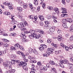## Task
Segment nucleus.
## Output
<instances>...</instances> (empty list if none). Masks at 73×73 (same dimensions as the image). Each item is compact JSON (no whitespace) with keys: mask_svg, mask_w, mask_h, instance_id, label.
Listing matches in <instances>:
<instances>
[{"mask_svg":"<svg viewBox=\"0 0 73 73\" xmlns=\"http://www.w3.org/2000/svg\"><path fill=\"white\" fill-rule=\"evenodd\" d=\"M28 50L29 52H33V49L31 48H29L28 49Z\"/></svg>","mask_w":73,"mask_h":73,"instance_id":"nucleus-55","label":"nucleus"},{"mask_svg":"<svg viewBox=\"0 0 73 73\" xmlns=\"http://www.w3.org/2000/svg\"><path fill=\"white\" fill-rule=\"evenodd\" d=\"M51 45H53V46H54V47H55L56 48H57V45L56 44H55L53 43H51Z\"/></svg>","mask_w":73,"mask_h":73,"instance_id":"nucleus-32","label":"nucleus"},{"mask_svg":"<svg viewBox=\"0 0 73 73\" xmlns=\"http://www.w3.org/2000/svg\"><path fill=\"white\" fill-rule=\"evenodd\" d=\"M66 19H63L62 20V23H64V24H65V23H66Z\"/></svg>","mask_w":73,"mask_h":73,"instance_id":"nucleus-47","label":"nucleus"},{"mask_svg":"<svg viewBox=\"0 0 73 73\" xmlns=\"http://www.w3.org/2000/svg\"><path fill=\"white\" fill-rule=\"evenodd\" d=\"M16 57V55H10V57L12 58H15Z\"/></svg>","mask_w":73,"mask_h":73,"instance_id":"nucleus-40","label":"nucleus"},{"mask_svg":"<svg viewBox=\"0 0 73 73\" xmlns=\"http://www.w3.org/2000/svg\"><path fill=\"white\" fill-rule=\"evenodd\" d=\"M12 35V36H13V37H15V36H16V34L13 33Z\"/></svg>","mask_w":73,"mask_h":73,"instance_id":"nucleus-62","label":"nucleus"},{"mask_svg":"<svg viewBox=\"0 0 73 73\" xmlns=\"http://www.w3.org/2000/svg\"><path fill=\"white\" fill-rule=\"evenodd\" d=\"M40 37H41L40 35H38L36 36V39H38L40 38Z\"/></svg>","mask_w":73,"mask_h":73,"instance_id":"nucleus-41","label":"nucleus"},{"mask_svg":"<svg viewBox=\"0 0 73 73\" xmlns=\"http://www.w3.org/2000/svg\"><path fill=\"white\" fill-rule=\"evenodd\" d=\"M69 49H72L73 48V46H72L70 45L68 47Z\"/></svg>","mask_w":73,"mask_h":73,"instance_id":"nucleus-64","label":"nucleus"},{"mask_svg":"<svg viewBox=\"0 0 73 73\" xmlns=\"http://www.w3.org/2000/svg\"><path fill=\"white\" fill-rule=\"evenodd\" d=\"M15 61H16L15 60H12L11 61V64H12V65H15Z\"/></svg>","mask_w":73,"mask_h":73,"instance_id":"nucleus-43","label":"nucleus"},{"mask_svg":"<svg viewBox=\"0 0 73 73\" xmlns=\"http://www.w3.org/2000/svg\"><path fill=\"white\" fill-rule=\"evenodd\" d=\"M12 22V24H17V22L16 21H15L14 20V21H11Z\"/></svg>","mask_w":73,"mask_h":73,"instance_id":"nucleus-25","label":"nucleus"},{"mask_svg":"<svg viewBox=\"0 0 73 73\" xmlns=\"http://www.w3.org/2000/svg\"><path fill=\"white\" fill-rule=\"evenodd\" d=\"M27 63L26 62L21 61L20 62V64H18V65L19 66V68H21L23 67V65H27Z\"/></svg>","mask_w":73,"mask_h":73,"instance_id":"nucleus-2","label":"nucleus"},{"mask_svg":"<svg viewBox=\"0 0 73 73\" xmlns=\"http://www.w3.org/2000/svg\"><path fill=\"white\" fill-rule=\"evenodd\" d=\"M51 71L54 72H56V69L54 68H52Z\"/></svg>","mask_w":73,"mask_h":73,"instance_id":"nucleus-35","label":"nucleus"},{"mask_svg":"<svg viewBox=\"0 0 73 73\" xmlns=\"http://www.w3.org/2000/svg\"><path fill=\"white\" fill-rule=\"evenodd\" d=\"M34 0V4L35 5H38V0Z\"/></svg>","mask_w":73,"mask_h":73,"instance_id":"nucleus-20","label":"nucleus"},{"mask_svg":"<svg viewBox=\"0 0 73 73\" xmlns=\"http://www.w3.org/2000/svg\"><path fill=\"white\" fill-rule=\"evenodd\" d=\"M29 5L30 8H33V5L31 3H30L29 4Z\"/></svg>","mask_w":73,"mask_h":73,"instance_id":"nucleus-53","label":"nucleus"},{"mask_svg":"<svg viewBox=\"0 0 73 73\" xmlns=\"http://www.w3.org/2000/svg\"><path fill=\"white\" fill-rule=\"evenodd\" d=\"M38 17L39 18L40 20H41L42 21H43V20H44V16L42 15H39Z\"/></svg>","mask_w":73,"mask_h":73,"instance_id":"nucleus-9","label":"nucleus"},{"mask_svg":"<svg viewBox=\"0 0 73 73\" xmlns=\"http://www.w3.org/2000/svg\"><path fill=\"white\" fill-rule=\"evenodd\" d=\"M61 53V51L60 50H57L55 51L54 52V53H55V54H60Z\"/></svg>","mask_w":73,"mask_h":73,"instance_id":"nucleus-14","label":"nucleus"},{"mask_svg":"<svg viewBox=\"0 0 73 73\" xmlns=\"http://www.w3.org/2000/svg\"><path fill=\"white\" fill-rule=\"evenodd\" d=\"M70 40L71 41H73V35L71 36L70 38Z\"/></svg>","mask_w":73,"mask_h":73,"instance_id":"nucleus-60","label":"nucleus"},{"mask_svg":"<svg viewBox=\"0 0 73 73\" xmlns=\"http://www.w3.org/2000/svg\"><path fill=\"white\" fill-rule=\"evenodd\" d=\"M27 65H23V68L25 70H28V68L26 66Z\"/></svg>","mask_w":73,"mask_h":73,"instance_id":"nucleus-18","label":"nucleus"},{"mask_svg":"<svg viewBox=\"0 0 73 73\" xmlns=\"http://www.w3.org/2000/svg\"><path fill=\"white\" fill-rule=\"evenodd\" d=\"M45 3H43L42 5V7L43 9H44V8H45Z\"/></svg>","mask_w":73,"mask_h":73,"instance_id":"nucleus-56","label":"nucleus"},{"mask_svg":"<svg viewBox=\"0 0 73 73\" xmlns=\"http://www.w3.org/2000/svg\"><path fill=\"white\" fill-rule=\"evenodd\" d=\"M60 62L62 63V64H66L68 62V61L66 59H64V60H60Z\"/></svg>","mask_w":73,"mask_h":73,"instance_id":"nucleus-5","label":"nucleus"},{"mask_svg":"<svg viewBox=\"0 0 73 73\" xmlns=\"http://www.w3.org/2000/svg\"><path fill=\"white\" fill-rule=\"evenodd\" d=\"M35 32H38L40 33L41 35H44L45 33L44 31L41 29H36L35 30Z\"/></svg>","mask_w":73,"mask_h":73,"instance_id":"nucleus-3","label":"nucleus"},{"mask_svg":"<svg viewBox=\"0 0 73 73\" xmlns=\"http://www.w3.org/2000/svg\"><path fill=\"white\" fill-rule=\"evenodd\" d=\"M18 3L19 4H20V5H21V6H22V5H24V3L22 2V1H19Z\"/></svg>","mask_w":73,"mask_h":73,"instance_id":"nucleus-21","label":"nucleus"},{"mask_svg":"<svg viewBox=\"0 0 73 73\" xmlns=\"http://www.w3.org/2000/svg\"><path fill=\"white\" fill-rule=\"evenodd\" d=\"M47 18L48 19H50L51 18V15H48L47 16Z\"/></svg>","mask_w":73,"mask_h":73,"instance_id":"nucleus-50","label":"nucleus"},{"mask_svg":"<svg viewBox=\"0 0 73 73\" xmlns=\"http://www.w3.org/2000/svg\"><path fill=\"white\" fill-rule=\"evenodd\" d=\"M42 64L41 62L40 61L38 62L37 63V65L38 66H40V65H41Z\"/></svg>","mask_w":73,"mask_h":73,"instance_id":"nucleus-46","label":"nucleus"},{"mask_svg":"<svg viewBox=\"0 0 73 73\" xmlns=\"http://www.w3.org/2000/svg\"><path fill=\"white\" fill-rule=\"evenodd\" d=\"M48 50L46 52L47 54H51V53H53V51L55 50V49H54L53 48H48Z\"/></svg>","mask_w":73,"mask_h":73,"instance_id":"nucleus-1","label":"nucleus"},{"mask_svg":"<svg viewBox=\"0 0 73 73\" xmlns=\"http://www.w3.org/2000/svg\"><path fill=\"white\" fill-rule=\"evenodd\" d=\"M7 6L9 7V9H10V10H11V11H12V10H13V8L11 7L12 6V3H8Z\"/></svg>","mask_w":73,"mask_h":73,"instance_id":"nucleus-7","label":"nucleus"},{"mask_svg":"<svg viewBox=\"0 0 73 73\" xmlns=\"http://www.w3.org/2000/svg\"><path fill=\"white\" fill-rule=\"evenodd\" d=\"M12 73V71L11 70L8 71H6V73Z\"/></svg>","mask_w":73,"mask_h":73,"instance_id":"nucleus-61","label":"nucleus"},{"mask_svg":"<svg viewBox=\"0 0 73 73\" xmlns=\"http://www.w3.org/2000/svg\"><path fill=\"white\" fill-rule=\"evenodd\" d=\"M3 4L5 5H6L7 6H8V2H4L3 3Z\"/></svg>","mask_w":73,"mask_h":73,"instance_id":"nucleus-58","label":"nucleus"},{"mask_svg":"<svg viewBox=\"0 0 73 73\" xmlns=\"http://www.w3.org/2000/svg\"><path fill=\"white\" fill-rule=\"evenodd\" d=\"M33 52L35 54H38V52L36 50H33Z\"/></svg>","mask_w":73,"mask_h":73,"instance_id":"nucleus-44","label":"nucleus"},{"mask_svg":"<svg viewBox=\"0 0 73 73\" xmlns=\"http://www.w3.org/2000/svg\"><path fill=\"white\" fill-rule=\"evenodd\" d=\"M55 28L54 27H52L50 29V30L51 32H53L54 31Z\"/></svg>","mask_w":73,"mask_h":73,"instance_id":"nucleus-10","label":"nucleus"},{"mask_svg":"<svg viewBox=\"0 0 73 73\" xmlns=\"http://www.w3.org/2000/svg\"><path fill=\"white\" fill-rule=\"evenodd\" d=\"M22 25H23V27L28 26V24L27 23V22H25L24 23H22Z\"/></svg>","mask_w":73,"mask_h":73,"instance_id":"nucleus-12","label":"nucleus"},{"mask_svg":"<svg viewBox=\"0 0 73 73\" xmlns=\"http://www.w3.org/2000/svg\"><path fill=\"white\" fill-rule=\"evenodd\" d=\"M37 32H36V31H35V32H34V33H33V35H37Z\"/></svg>","mask_w":73,"mask_h":73,"instance_id":"nucleus-63","label":"nucleus"},{"mask_svg":"<svg viewBox=\"0 0 73 73\" xmlns=\"http://www.w3.org/2000/svg\"><path fill=\"white\" fill-rule=\"evenodd\" d=\"M52 17L53 19H57V17L54 15H52Z\"/></svg>","mask_w":73,"mask_h":73,"instance_id":"nucleus-45","label":"nucleus"},{"mask_svg":"<svg viewBox=\"0 0 73 73\" xmlns=\"http://www.w3.org/2000/svg\"><path fill=\"white\" fill-rule=\"evenodd\" d=\"M64 47L65 50H66V51H69V47H68V46H65Z\"/></svg>","mask_w":73,"mask_h":73,"instance_id":"nucleus-29","label":"nucleus"},{"mask_svg":"<svg viewBox=\"0 0 73 73\" xmlns=\"http://www.w3.org/2000/svg\"><path fill=\"white\" fill-rule=\"evenodd\" d=\"M28 7V5L26 4H24L23 5V7L25 9H26V8H27V7Z\"/></svg>","mask_w":73,"mask_h":73,"instance_id":"nucleus-37","label":"nucleus"},{"mask_svg":"<svg viewBox=\"0 0 73 73\" xmlns=\"http://www.w3.org/2000/svg\"><path fill=\"white\" fill-rule=\"evenodd\" d=\"M26 38V36H25V37H23L22 38V42H24L27 41V40L26 38Z\"/></svg>","mask_w":73,"mask_h":73,"instance_id":"nucleus-16","label":"nucleus"},{"mask_svg":"<svg viewBox=\"0 0 73 73\" xmlns=\"http://www.w3.org/2000/svg\"><path fill=\"white\" fill-rule=\"evenodd\" d=\"M62 4H64V5H65L66 4L65 0H62Z\"/></svg>","mask_w":73,"mask_h":73,"instance_id":"nucleus-54","label":"nucleus"},{"mask_svg":"<svg viewBox=\"0 0 73 73\" xmlns=\"http://www.w3.org/2000/svg\"><path fill=\"white\" fill-rule=\"evenodd\" d=\"M17 9L18 11H19L20 12H22L23 10L22 9V8L21 7H18L17 8Z\"/></svg>","mask_w":73,"mask_h":73,"instance_id":"nucleus-19","label":"nucleus"},{"mask_svg":"<svg viewBox=\"0 0 73 73\" xmlns=\"http://www.w3.org/2000/svg\"><path fill=\"white\" fill-rule=\"evenodd\" d=\"M61 9L62 11H64L65 10H66V9L63 7H61Z\"/></svg>","mask_w":73,"mask_h":73,"instance_id":"nucleus-59","label":"nucleus"},{"mask_svg":"<svg viewBox=\"0 0 73 73\" xmlns=\"http://www.w3.org/2000/svg\"><path fill=\"white\" fill-rule=\"evenodd\" d=\"M10 49L11 50H15L16 49V48H15V47H14L13 46H11L10 48Z\"/></svg>","mask_w":73,"mask_h":73,"instance_id":"nucleus-36","label":"nucleus"},{"mask_svg":"<svg viewBox=\"0 0 73 73\" xmlns=\"http://www.w3.org/2000/svg\"><path fill=\"white\" fill-rule=\"evenodd\" d=\"M15 68V66H13L10 65L9 67V69H10V70H12V69H14Z\"/></svg>","mask_w":73,"mask_h":73,"instance_id":"nucleus-15","label":"nucleus"},{"mask_svg":"<svg viewBox=\"0 0 73 73\" xmlns=\"http://www.w3.org/2000/svg\"><path fill=\"white\" fill-rule=\"evenodd\" d=\"M3 65L4 66H5V67H8L9 66V65L6 62H4L3 63Z\"/></svg>","mask_w":73,"mask_h":73,"instance_id":"nucleus-11","label":"nucleus"},{"mask_svg":"<svg viewBox=\"0 0 73 73\" xmlns=\"http://www.w3.org/2000/svg\"><path fill=\"white\" fill-rule=\"evenodd\" d=\"M29 18L30 19H34L35 21H36L37 20V16L34 17L33 15H31V16L29 17Z\"/></svg>","mask_w":73,"mask_h":73,"instance_id":"nucleus-4","label":"nucleus"},{"mask_svg":"<svg viewBox=\"0 0 73 73\" xmlns=\"http://www.w3.org/2000/svg\"><path fill=\"white\" fill-rule=\"evenodd\" d=\"M54 11H55L56 12V13H58V12H59V10L58 9L57 7L54 8Z\"/></svg>","mask_w":73,"mask_h":73,"instance_id":"nucleus-17","label":"nucleus"},{"mask_svg":"<svg viewBox=\"0 0 73 73\" xmlns=\"http://www.w3.org/2000/svg\"><path fill=\"white\" fill-rule=\"evenodd\" d=\"M66 20L69 23H72V20L71 19L67 18V19Z\"/></svg>","mask_w":73,"mask_h":73,"instance_id":"nucleus-23","label":"nucleus"},{"mask_svg":"<svg viewBox=\"0 0 73 73\" xmlns=\"http://www.w3.org/2000/svg\"><path fill=\"white\" fill-rule=\"evenodd\" d=\"M20 44H19L18 43H16L15 45V48L16 49H19V47H20Z\"/></svg>","mask_w":73,"mask_h":73,"instance_id":"nucleus-8","label":"nucleus"},{"mask_svg":"<svg viewBox=\"0 0 73 73\" xmlns=\"http://www.w3.org/2000/svg\"><path fill=\"white\" fill-rule=\"evenodd\" d=\"M43 70H44V71H46V70H47V68H46V67H44L43 68Z\"/></svg>","mask_w":73,"mask_h":73,"instance_id":"nucleus-57","label":"nucleus"},{"mask_svg":"<svg viewBox=\"0 0 73 73\" xmlns=\"http://www.w3.org/2000/svg\"><path fill=\"white\" fill-rule=\"evenodd\" d=\"M29 37L30 38H31V39H33V37H34V36L33 35H29Z\"/></svg>","mask_w":73,"mask_h":73,"instance_id":"nucleus-33","label":"nucleus"},{"mask_svg":"<svg viewBox=\"0 0 73 73\" xmlns=\"http://www.w3.org/2000/svg\"><path fill=\"white\" fill-rule=\"evenodd\" d=\"M40 46H42L44 49V48H47V45H45V44H43V45L42 44H41Z\"/></svg>","mask_w":73,"mask_h":73,"instance_id":"nucleus-39","label":"nucleus"},{"mask_svg":"<svg viewBox=\"0 0 73 73\" xmlns=\"http://www.w3.org/2000/svg\"><path fill=\"white\" fill-rule=\"evenodd\" d=\"M41 46L39 48V49L40 51H42L44 49V47H43V46Z\"/></svg>","mask_w":73,"mask_h":73,"instance_id":"nucleus-24","label":"nucleus"},{"mask_svg":"<svg viewBox=\"0 0 73 73\" xmlns=\"http://www.w3.org/2000/svg\"><path fill=\"white\" fill-rule=\"evenodd\" d=\"M6 15H11V13H10V12H5L4 13Z\"/></svg>","mask_w":73,"mask_h":73,"instance_id":"nucleus-48","label":"nucleus"},{"mask_svg":"<svg viewBox=\"0 0 73 73\" xmlns=\"http://www.w3.org/2000/svg\"><path fill=\"white\" fill-rule=\"evenodd\" d=\"M48 8L50 10H53V8L52 7H48Z\"/></svg>","mask_w":73,"mask_h":73,"instance_id":"nucleus-49","label":"nucleus"},{"mask_svg":"<svg viewBox=\"0 0 73 73\" xmlns=\"http://www.w3.org/2000/svg\"><path fill=\"white\" fill-rule=\"evenodd\" d=\"M47 42L48 43L50 44V43H51V42H52V40L50 39H48L47 40Z\"/></svg>","mask_w":73,"mask_h":73,"instance_id":"nucleus-38","label":"nucleus"},{"mask_svg":"<svg viewBox=\"0 0 73 73\" xmlns=\"http://www.w3.org/2000/svg\"><path fill=\"white\" fill-rule=\"evenodd\" d=\"M46 66L47 68H50V65L49 63H47L46 65Z\"/></svg>","mask_w":73,"mask_h":73,"instance_id":"nucleus-52","label":"nucleus"},{"mask_svg":"<svg viewBox=\"0 0 73 73\" xmlns=\"http://www.w3.org/2000/svg\"><path fill=\"white\" fill-rule=\"evenodd\" d=\"M63 27L65 28H67L68 27H67V25H66V23H63L62 25Z\"/></svg>","mask_w":73,"mask_h":73,"instance_id":"nucleus-26","label":"nucleus"},{"mask_svg":"<svg viewBox=\"0 0 73 73\" xmlns=\"http://www.w3.org/2000/svg\"><path fill=\"white\" fill-rule=\"evenodd\" d=\"M19 48L20 49L22 50H24V47H23V46H20Z\"/></svg>","mask_w":73,"mask_h":73,"instance_id":"nucleus-31","label":"nucleus"},{"mask_svg":"<svg viewBox=\"0 0 73 73\" xmlns=\"http://www.w3.org/2000/svg\"><path fill=\"white\" fill-rule=\"evenodd\" d=\"M35 31V30H31L29 31V33H31V34H32V35H33V33H34V32Z\"/></svg>","mask_w":73,"mask_h":73,"instance_id":"nucleus-28","label":"nucleus"},{"mask_svg":"<svg viewBox=\"0 0 73 73\" xmlns=\"http://www.w3.org/2000/svg\"><path fill=\"white\" fill-rule=\"evenodd\" d=\"M60 45L62 47V48H65V45H64V43H60Z\"/></svg>","mask_w":73,"mask_h":73,"instance_id":"nucleus-42","label":"nucleus"},{"mask_svg":"<svg viewBox=\"0 0 73 73\" xmlns=\"http://www.w3.org/2000/svg\"><path fill=\"white\" fill-rule=\"evenodd\" d=\"M28 58L29 59H30L31 60L30 61V63H33V60H34V58L30 56H29Z\"/></svg>","mask_w":73,"mask_h":73,"instance_id":"nucleus-6","label":"nucleus"},{"mask_svg":"<svg viewBox=\"0 0 73 73\" xmlns=\"http://www.w3.org/2000/svg\"><path fill=\"white\" fill-rule=\"evenodd\" d=\"M31 70H33V72H35L36 70L35 69V65L33 64L31 66Z\"/></svg>","mask_w":73,"mask_h":73,"instance_id":"nucleus-13","label":"nucleus"},{"mask_svg":"<svg viewBox=\"0 0 73 73\" xmlns=\"http://www.w3.org/2000/svg\"><path fill=\"white\" fill-rule=\"evenodd\" d=\"M3 42H8V40L6 39H3Z\"/></svg>","mask_w":73,"mask_h":73,"instance_id":"nucleus-51","label":"nucleus"},{"mask_svg":"<svg viewBox=\"0 0 73 73\" xmlns=\"http://www.w3.org/2000/svg\"><path fill=\"white\" fill-rule=\"evenodd\" d=\"M3 45L4 47L5 48H8V44L7 43H4L3 44Z\"/></svg>","mask_w":73,"mask_h":73,"instance_id":"nucleus-27","label":"nucleus"},{"mask_svg":"<svg viewBox=\"0 0 73 73\" xmlns=\"http://www.w3.org/2000/svg\"><path fill=\"white\" fill-rule=\"evenodd\" d=\"M22 23H21L20 24H18L17 25L18 27L19 28H21L22 27Z\"/></svg>","mask_w":73,"mask_h":73,"instance_id":"nucleus-22","label":"nucleus"},{"mask_svg":"<svg viewBox=\"0 0 73 73\" xmlns=\"http://www.w3.org/2000/svg\"><path fill=\"white\" fill-rule=\"evenodd\" d=\"M21 38H23V37H26L25 35H24V34H23V33H22L21 34Z\"/></svg>","mask_w":73,"mask_h":73,"instance_id":"nucleus-34","label":"nucleus"},{"mask_svg":"<svg viewBox=\"0 0 73 73\" xmlns=\"http://www.w3.org/2000/svg\"><path fill=\"white\" fill-rule=\"evenodd\" d=\"M49 63L51 65H54L55 64H54V62L53 61H50L49 62Z\"/></svg>","mask_w":73,"mask_h":73,"instance_id":"nucleus-30","label":"nucleus"}]
</instances>
